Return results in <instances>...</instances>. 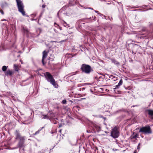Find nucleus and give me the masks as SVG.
I'll return each instance as SVG.
<instances>
[{"label": "nucleus", "instance_id": "f257e3e1", "mask_svg": "<svg viewBox=\"0 0 153 153\" xmlns=\"http://www.w3.org/2000/svg\"><path fill=\"white\" fill-rule=\"evenodd\" d=\"M80 69L82 73L87 74H90L93 71L90 65L85 64H83L81 65Z\"/></svg>", "mask_w": 153, "mask_h": 153}, {"label": "nucleus", "instance_id": "f03ea898", "mask_svg": "<svg viewBox=\"0 0 153 153\" xmlns=\"http://www.w3.org/2000/svg\"><path fill=\"white\" fill-rule=\"evenodd\" d=\"M44 76L48 82H50L53 86L56 87V86L57 84L56 83L55 81L50 73L48 72H45V73Z\"/></svg>", "mask_w": 153, "mask_h": 153}, {"label": "nucleus", "instance_id": "7ed1b4c3", "mask_svg": "<svg viewBox=\"0 0 153 153\" xmlns=\"http://www.w3.org/2000/svg\"><path fill=\"white\" fill-rule=\"evenodd\" d=\"M139 132H142L144 134H149L152 133L150 126L148 125L144 127L141 128L139 131Z\"/></svg>", "mask_w": 153, "mask_h": 153}, {"label": "nucleus", "instance_id": "20e7f679", "mask_svg": "<svg viewBox=\"0 0 153 153\" xmlns=\"http://www.w3.org/2000/svg\"><path fill=\"white\" fill-rule=\"evenodd\" d=\"M17 4L19 12L21 13L23 16H25V14L24 10V6L22 1L17 2Z\"/></svg>", "mask_w": 153, "mask_h": 153}, {"label": "nucleus", "instance_id": "39448f33", "mask_svg": "<svg viewBox=\"0 0 153 153\" xmlns=\"http://www.w3.org/2000/svg\"><path fill=\"white\" fill-rule=\"evenodd\" d=\"M119 132L116 126L112 129L111 133V136L114 138H117L119 136Z\"/></svg>", "mask_w": 153, "mask_h": 153}, {"label": "nucleus", "instance_id": "423d86ee", "mask_svg": "<svg viewBox=\"0 0 153 153\" xmlns=\"http://www.w3.org/2000/svg\"><path fill=\"white\" fill-rule=\"evenodd\" d=\"M19 146L20 147H23L24 146V143L25 142V137L22 136L19 139Z\"/></svg>", "mask_w": 153, "mask_h": 153}, {"label": "nucleus", "instance_id": "0eeeda50", "mask_svg": "<svg viewBox=\"0 0 153 153\" xmlns=\"http://www.w3.org/2000/svg\"><path fill=\"white\" fill-rule=\"evenodd\" d=\"M146 113H147L152 119H153V110L151 109H147L145 111Z\"/></svg>", "mask_w": 153, "mask_h": 153}, {"label": "nucleus", "instance_id": "6e6552de", "mask_svg": "<svg viewBox=\"0 0 153 153\" xmlns=\"http://www.w3.org/2000/svg\"><path fill=\"white\" fill-rule=\"evenodd\" d=\"M42 54L43 56L42 61L43 65H44L46 63L45 62L44 60L46 58L47 56V53L46 51H45L43 52Z\"/></svg>", "mask_w": 153, "mask_h": 153}, {"label": "nucleus", "instance_id": "1a4fd4ad", "mask_svg": "<svg viewBox=\"0 0 153 153\" xmlns=\"http://www.w3.org/2000/svg\"><path fill=\"white\" fill-rule=\"evenodd\" d=\"M15 135L16 136V139H19L22 136H21L19 133V130H16L15 132Z\"/></svg>", "mask_w": 153, "mask_h": 153}, {"label": "nucleus", "instance_id": "9d476101", "mask_svg": "<svg viewBox=\"0 0 153 153\" xmlns=\"http://www.w3.org/2000/svg\"><path fill=\"white\" fill-rule=\"evenodd\" d=\"M94 127L96 129L97 132H99L100 131L101 127L99 125L94 124L93 125Z\"/></svg>", "mask_w": 153, "mask_h": 153}, {"label": "nucleus", "instance_id": "9b49d317", "mask_svg": "<svg viewBox=\"0 0 153 153\" xmlns=\"http://www.w3.org/2000/svg\"><path fill=\"white\" fill-rule=\"evenodd\" d=\"M111 62L114 63L115 65H116L117 66H118L120 65V63L114 59H111Z\"/></svg>", "mask_w": 153, "mask_h": 153}, {"label": "nucleus", "instance_id": "f8f14e48", "mask_svg": "<svg viewBox=\"0 0 153 153\" xmlns=\"http://www.w3.org/2000/svg\"><path fill=\"white\" fill-rule=\"evenodd\" d=\"M13 72L10 70H8L5 73V75L6 76H11L13 74Z\"/></svg>", "mask_w": 153, "mask_h": 153}, {"label": "nucleus", "instance_id": "ddd939ff", "mask_svg": "<svg viewBox=\"0 0 153 153\" xmlns=\"http://www.w3.org/2000/svg\"><path fill=\"white\" fill-rule=\"evenodd\" d=\"M13 66L15 70L16 71H19V68L18 65L16 64H14Z\"/></svg>", "mask_w": 153, "mask_h": 153}, {"label": "nucleus", "instance_id": "4468645a", "mask_svg": "<svg viewBox=\"0 0 153 153\" xmlns=\"http://www.w3.org/2000/svg\"><path fill=\"white\" fill-rule=\"evenodd\" d=\"M42 119H48L49 118V117L47 114L45 115H43L42 116Z\"/></svg>", "mask_w": 153, "mask_h": 153}, {"label": "nucleus", "instance_id": "2eb2a0df", "mask_svg": "<svg viewBox=\"0 0 153 153\" xmlns=\"http://www.w3.org/2000/svg\"><path fill=\"white\" fill-rule=\"evenodd\" d=\"M138 135L137 134H136L134 136H131L130 137L131 139H136V138L137 137Z\"/></svg>", "mask_w": 153, "mask_h": 153}, {"label": "nucleus", "instance_id": "dca6fc26", "mask_svg": "<svg viewBox=\"0 0 153 153\" xmlns=\"http://www.w3.org/2000/svg\"><path fill=\"white\" fill-rule=\"evenodd\" d=\"M7 67H8V66H6L5 65L3 66L2 67V71L4 72L6 71L7 69Z\"/></svg>", "mask_w": 153, "mask_h": 153}, {"label": "nucleus", "instance_id": "f3484780", "mask_svg": "<svg viewBox=\"0 0 153 153\" xmlns=\"http://www.w3.org/2000/svg\"><path fill=\"white\" fill-rule=\"evenodd\" d=\"M44 128V127H42V128L40 129H39L38 131H36L35 133H34L33 135H35L37 134H38L40 131H41V130L43 129Z\"/></svg>", "mask_w": 153, "mask_h": 153}, {"label": "nucleus", "instance_id": "a211bd4d", "mask_svg": "<svg viewBox=\"0 0 153 153\" xmlns=\"http://www.w3.org/2000/svg\"><path fill=\"white\" fill-rule=\"evenodd\" d=\"M122 84H123V80L121 79L120 80L119 82V83L118 84V86H121V85H122Z\"/></svg>", "mask_w": 153, "mask_h": 153}, {"label": "nucleus", "instance_id": "6ab92c4d", "mask_svg": "<svg viewBox=\"0 0 153 153\" xmlns=\"http://www.w3.org/2000/svg\"><path fill=\"white\" fill-rule=\"evenodd\" d=\"M53 58H54V57H53V56L51 55V57H49V60H51V61H53Z\"/></svg>", "mask_w": 153, "mask_h": 153}, {"label": "nucleus", "instance_id": "aec40b11", "mask_svg": "<svg viewBox=\"0 0 153 153\" xmlns=\"http://www.w3.org/2000/svg\"><path fill=\"white\" fill-rule=\"evenodd\" d=\"M66 100H63L62 102V103L63 104H66Z\"/></svg>", "mask_w": 153, "mask_h": 153}, {"label": "nucleus", "instance_id": "412c9836", "mask_svg": "<svg viewBox=\"0 0 153 153\" xmlns=\"http://www.w3.org/2000/svg\"><path fill=\"white\" fill-rule=\"evenodd\" d=\"M120 86H118V85H116L115 86V88H114V90L115 91V89L118 88Z\"/></svg>", "mask_w": 153, "mask_h": 153}, {"label": "nucleus", "instance_id": "4be33fe9", "mask_svg": "<svg viewBox=\"0 0 153 153\" xmlns=\"http://www.w3.org/2000/svg\"><path fill=\"white\" fill-rule=\"evenodd\" d=\"M142 30L143 31H147L146 28L145 27H143L142 29Z\"/></svg>", "mask_w": 153, "mask_h": 153}, {"label": "nucleus", "instance_id": "5701e85b", "mask_svg": "<svg viewBox=\"0 0 153 153\" xmlns=\"http://www.w3.org/2000/svg\"><path fill=\"white\" fill-rule=\"evenodd\" d=\"M56 25L57 26H58V28H59V29L60 30H62V28L61 27H60L58 24H56Z\"/></svg>", "mask_w": 153, "mask_h": 153}, {"label": "nucleus", "instance_id": "b1692460", "mask_svg": "<svg viewBox=\"0 0 153 153\" xmlns=\"http://www.w3.org/2000/svg\"><path fill=\"white\" fill-rule=\"evenodd\" d=\"M98 150V149H97V148H95L94 149V151H95L94 152V153H96V151H97Z\"/></svg>", "mask_w": 153, "mask_h": 153}, {"label": "nucleus", "instance_id": "393cba45", "mask_svg": "<svg viewBox=\"0 0 153 153\" xmlns=\"http://www.w3.org/2000/svg\"><path fill=\"white\" fill-rule=\"evenodd\" d=\"M115 78H116L115 77V76H113V77L112 78V79H113V80H114V81H115V80H117V79H115Z\"/></svg>", "mask_w": 153, "mask_h": 153}, {"label": "nucleus", "instance_id": "a878e982", "mask_svg": "<svg viewBox=\"0 0 153 153\" xmlns=\"http://www.w3.org/2000/svg\"><path fill=\"white\" fill-rule=\"evenodd\" d=\"M92 18L93 19V20H94V21H95L96 20H95L96 17L95 16H94V17H92Z\"/></svg>", "mask_w": 153, "mask_h": 153}, {"label": "nucleus", "instance_id": "bb28decb", "mask_svg": "<svg viewBox=\"0 0 153 153\" xmlns=\"http://www.w3.org/2000/svg\"><path fill=\"white\" fill-rule=\"evenodd\" d=\"M56 24H56V23H54V26H55V27H56L57 28H58V26H57Z\"/></svg>", "mask_w": 153, "mask_h": 153}, {"label": "nucleus", "instance_id": "cd10ccee", "mask_svg": "<svg viewBox=\"0 0 153 153\" xmlns=\"http://www.w3.org/2000/svg\"><path fill=\"white\" fill-rule=\"evenodd\" d=\"M0 12L2 14H4V13L3 11L2 10H0Z\"/></svg>", "mask_w": 153, "mask_h": 153}, {"label": "nucleus", "instance_id": "c85d7f7f", "mask_svg": "<svg viewBox=\"0 0 153 153\" xmlns=\"http://www.w3.org/2000/svg\"><path fill=\"white\" fill-rule=\"evenodd\" d=\"M24 31H25V32H27V33H28V30H26H26H25V29H24Z\"/></svg>", "mask_w": 153, "mask_h": 153}, {"label": "nucleus", "instance_id": "c756f323", "mask_svg": "<svg viewBox=\"0 0 153 153\" xmlns=\"http://www.w3.org/2000/svg\"><path fill=\"white\" fill-rule=\"evenodd\" d=\"M46 5L45 4H43L42 6V7L43 8H44L45 7Z\"/></svg>", "mask_w": 153, "mask_h": 153}, {"label": "nucleus", "instance_id": "7c9ffc66", "mask_svg": "<svg viewBox=\"0 0 153 153\" xmlns=\"http://www.w3.org/2000/svg\"><path fill=\"white\" fill-rule=\"evenodd\" d=\"M140 143H139L138 145V146L137 147V149H140V147H139V146H140Z\"/></svg>", "mask_w": 153, "mask_h": 153}, {"label": "nucleus", "instance_id": "2f4dec72", "mask_svg": "<svg viewBox=\"0 0 153 153\" xmlns=\"http://www.w3.org/2000/svg\"><path fill=\"white\" fill-rule=\"evenodd\" d=\"M113 77V76L112 75H110L109 76V78H112Z\"/></svg>", "mask_w": 153, "mask_h": 153}, {"label": "nucleus", "instance_id": "473e14b6", "mask_svg": "<svg viewBox=\"0 0 153 153\" xmlns=\"http://www.w3.org/2000/svg\"><path fill=\"white\" fill-rule=\"evenodd\" d=\"M98 14L100 16H102L103 15L102 14H101L100 13H98Z\"/></svg>", "mask_w": 153, "mask_h": 153}, {"label": "nucleus", "instance_id": "72a5a7b5", "mask_svg": "<svg viewBox=\"0 0 153 153\" xmlns=\"http://www.w3.org/2000/svg\"><path fill=\"white\" fill-rule=\"evenodd\" d=\"M126 89H130L131 88L129 87H128L127 88H126Z\"/></svg>", "mask_w": 153, "mask_h": 153}, {"label": "nucleus", "instance_id": "f704fd0d", "mask_svg": "<svg viewBox=\"0 0 153 153\" xmlns=\"http://www.w3.org/2000/svg\"><path fill=\"white\" fill-rule=\"evenodd\" d=\"M62 126V124H60V125L59 126V128Z\"/></svg>", "mask_w": 153, "mask_h": 153}, {"label": "nucleus", "instance_id": "c9c22d12", "mask_svg": "<svg viewBox=\"0 0 153 153\" xmlns=\"http://www.w3.org/2000/svg\"><path fill=\"white\" fill-rule=\"evenodd\" d=\"M54 30L56 33H58V32L55 29H54Z\"/></svg>", "mask_w": 153, "mask_h": 153}, {"label": "nucleus", "instance_id": "e433bc0d", "mask_svg": "<svg viewBox=\"0 0 153 153\" xmlns=\"http://www.w3.org/2000/svg\"><path fill=\"white\" fill-rule=\"evenodd\" d=\"M88 8V9H91L92 10H93V8H91V7H88V8Z\"/></svg>", "mask_w": 153, "mask_h": 153}, {"label": "nucleus", "instance_id": "4c0bfd02", "mask_svg": "<svg viewBox=\"0 0 153 153\" xmlns=\"http://www.w3.org/2000/svg\"><path fill=\"white\" fill-rule=\"evenodd\" d=\"M16 3H17L18 2L21 1V0H16Z\"/></svg>", "mask_w": 153, "mask_h": 153}, {"label": "nucleus", "instance_id": "58836bf2", "mask_svg": "<svg viewBox=\"0 0 153 153\" xmlns=\"http://www.w3.org/2000/svg\"><path fill=\"white\" fill-rule=\"evenodd\" d=\"M31 21H33V20H36V19H31Z\"/></svg>", "mask_w": 153, "mask_h": 153}, {"label": "nucleus", "instance_id": "ea45409f", "mask_svg": "<svg viewBox=\"0 0 153 153\" xmlns=\"http://www.w3.org/2000/svg\"><path fill=\"white\" fill-rule=\"evenodd\" d=\"M99 117H100V118H103V117L101 115H99Z\"/></svg>", "mask_w": 153, "mask_h": 153}, {"label": "nucleus", "instance_id": "a19ab883", "mask_svg": "<svg viewBox=\"0 0 153 153\" xmlns=\"http://www.w3.org/2000/svg\"><path fill=\"white\" fill-rule=\"evenodd\" d=\"M94 11L95 12H96V13H98V11H97V10H94Z\"/></svg>", "mask_w": 153, "mask_h": 153}, {"label": "nucleus", "instance_id": "79ce46f5", "mask_svg": "<svg viewBox=\"0 0 153 153\" xmlns=\"http://www.w3.org/2000/svg\"><path fill=\"white\" fill-rule=\"evenodd\" d=\"M103 118L104 119V120H105L106 118L105 117H103Z\"/></svg>", "mask_w": 153, "mask_h": 153}, {"label": "nucleus", "instance_id": "37998d69", "mask_svg": "<svg viewBox=\"0 0 153 153\" xmlns=\"http://www.w3.org/2000/svg\"><path fill=\"white\" fill-rule=\"evenodd\" d=\"M91 19V17H90L89 18H87L86 19Z\"/></svg>", "mask_w": 153, "mask_h": 153}, {"label": "nucleus", "instance_id": "c03bdc74", "mask_svg": "<svg viewBox=\"0 0 153 153\" xmlns=\"http://www.w3.org/2000/svg\"><path fill=\"white\" fill-rule=\"evenodd\" d=\"M59 132L61 133V130H60L59 131Z\"/></svg>", "mask_w": 153, "mask_h": 153}, {"label": "nucleus", "instance_id": "a18cd8bd", "mask_svg": "<svg viewBox=\"0 0 153 153\" xmlns=\"http://www.w3.org/2000/svg\"><path fill=\"white\" fill-rule=\"evenodd\" d=\"M100 109V108H98V109H97V111H99Z\"/></svg>", "mask_w": 153, "mask_h": 153}, {"label": "nucleus", "instance_id": "49530a36", "mask_svg": "<svg viewBox=\"0 0 153 153\" xmlns=\"http://www.w3.org/2000/svg\"><path fill=\"white\" fill-rule=\"evenodd\" d=\"M32 15H34V16H36V14H32Z\"/></svg>", "mask_w": 153, "mask_h": 153}, {"label": "nucleus", "instance_id": "de8ad7c7", "mask_svg": "<svg viewBox=\"0 0 153 153\" xmlns=\"http://www.w3.org/2000/svg\"><path fill=\"white\" fill-rule=\"evenodd\" d=\"M95 117H98V116H95Z\"/></svg>", "mask_w": 153, "mask_h": 153}, {"label": "nucleus", "instance_id": "09e8293b", "mask_svg": "<svg viewBox=\"0 0 153 153\" xmlns=\"http://www.w3.org/2000/svg\"><path fill=\"white\" fill-rule=\"evenodd\" d=\"M134 153H136V152H134Z\"/></svg>", "mask_w": 153, "mask_h": 153}, {"label": "nucleus", "instance_id": "8fccbe9b", "mask_svg": "<svg viewBox=\"0 0 153 153\" xmlns=\"http://www.w3.org/2000/svg\"><path fill=\"white\" fill-rule=\"evenodd\" d=\"M128 93H129V91H128Z\"/></svg>", "mask_w": 153, "mask_h": 153}, {"label": "nucleus", "instance_id": "3c124183", "mask_svg": "<svg viewBox=\"0 0 153 153\" xmlns=\"http://www.w3.org/2000/svg\"><path fill=\"white\" fill-rule=\"evenodd\" d=\"M48 64H49V62H48Z\"/></svg>", "mask_w": 153, "mask_h": 153}]
</instances>
